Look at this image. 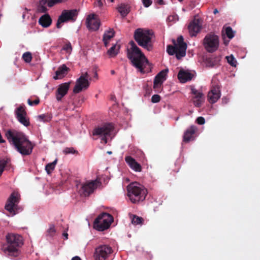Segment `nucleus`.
<instances>
[{
	"mask_svg": "<svg viewBox=\"0 0 260 260\" xmlns=\"http://www.w3.org/2000/svg\"><path fill=\"white\" fill-rule=\"evenodd\" d=\"M4 169L0 168V176L2 175L3 172H4Z\"/></svg>",
	"mask_w": 260,
	"mask_h": 260,
	"instance_id": "56",
	"label": "nucleus"
},
{
	"mask_svg": "<svg viewBox=\"0 0 260 260\" xmlns=\"http://www.w3.org/2000/svg\"><path fill=\"white\" fill-rule=\"evenodd\" d=\"M69 71V68L63 64L58 68L57 71L55 72V76L53 78L55 80L61 79L67 74Z\"/></svg>",
	"mask_w": 260,
	"mask_h": 260,
	"instance_id": "22",
	"label": "nucleus"
},
{
	"mask_svg": "<svg viewBox=\"0 0 260 260\" xmlns=\"http://www.w3.org/2000/svg\"><path fill=\"white\" fill-rule=\"evenodd\" d=\"M38 118L43 122H49L51 120L52 116L50 114H46L39 115Z\"/></svg>",
	"mask_w": 260,
	"mask_h": 260,
	"instance_id": "36",
	"label": "nucleus"
},
{
	"mask_svg": "<svg viewBox=\"0 0 260 260\" xmlns=\"http://www.w3.org/2000/svg\"><path fill=\"white\" fill-rule=\"evenodd\" d=\"M87 27L91 30H97L100 26V21L94 14L89 15L86 20Z\"/></svg>",
	"mask_w": 260,
	"mask_h": 260,
	"instance_id": "16",
	"label": "nucleus"
},
{
	"mask_svg": "<svg viewBox=\"0 0 260 260\" xmlns=\"http://www.w3.org/2000/svg\"><path fill=\"white\" fill-rule=\"evenodd\" d=\"M117 9L123 17H125L130 11L129 6L125 4H121L118 6Z\"/></svg>",
	"mask_w": 260,
	"mask_h": 260,
	"instance_id": "28",
	"label": "nucleus"
},
{
	"mask_svg": "<svg viewBox=\"0 0 260 260\" xmlns=\"http://www.w3.org/2000/svg\"><path fill=\"white\" fill-rule=\"evenodd\" d=\"M71 82L62 83L58 86L56 91V98L58 101L61 100L62 98L68 93Z\"/></svg>",
	"mask_w": 260,
	"mask_h": 260,
	"instance_id": "19",
	"label": "nucleus"
},
{
	"mask_svg": "<svg viewBox=\"0 0 260 260\" xmlns=\"http://www.w3.org/2000/svg\"><path fill=\"white\" fill-rule=\"evenodd\" d=\"M164 81L155 76L153 82V88L157 89L160 88Z\"/></svg>",
	"mask_w": 260,
	"mask_h": 260,
	"instance_id": "35",
	"label": "nucleus"
},
{
	"mask_svg": "<svg viewBox=\"0 0 260 260\" xmlns=\"http://www.w3.org/2000/svg\"><path fill=\"white\" fill-rule=\"evenodd\" d=\"M196 122L197 123L200 125L204 124L205 122V118L203 117H199L196 119Z\"/></svg>",
	"mask_w": 260,
	"mask_h": 260,
	"instance_id": "47",
	"label": "nucleus"
},
{
	"mask_svg": "<svg viewBox=\"0 0 260 260\" xmlns=\"http://www.w3.org/2000/svg\"><path fill=\"white\" fill-rule=\"evenodd\" d=\"M191 93L194 95L192 101L194 106L197 107H201L205 101L203 93L193 88H191Z\"/></svg>",
	"mask_w": 260,
	"mask_h": 260,
	"instance_id": "18",
	"label": "nucleus"
},
{
	"mask_svg": "<svg viewBox=\"0 0 260 260\" xmlns=\"http://www.w3.org/2000/svg\"><path fill=\"white\" fill-rule=\"evenodd\" d=\"M62 50L66 51L67 52L70 53L72 50V47L70 43L66 44L62 47Z\"/></svg>",
	"mask_w": 260,
	"mask_h": 260,
	"instance_id": "42",
	"label": "nucleus"
},
{
	"mask_svg": "<svg viewBox=\"0 0 260 260\" xmlns=\"http://www.w3.org/2000/svg\"><path fill=\"white\" fill-rule=\"evenodd\" d=\"M6 243L3 245L5 253L16 257L20 253V248L23 245V238L18 234L9 233L6 237Z\"/></svg>",
	"mask_w": 260,
	"mask_h": 260,
	"instance_id": "3",
	"label": "nucleus"
},
{
	"mask_svg": "<svg viewBox=\"0 0 260 260\" xmlns=\"http://www.w3.org/2000/svg\"><path fill=\"white\" fill-rule=\"evenodd\" d=\"M15 114L17 120L25 126L30 125L29 118L27 115L24 105H21L17 108L15 111Z\"/></svg>",
	"mask_w": 260,
	"mask_h": 260,
	"instance_id": "11",
	"label": "nucleus"
},
{
	"mask_svg": "<svg viewBox=\"0 0 260 260\" xmlns=\"http://www.w3.org/2000/svg\"><path fill=\"white\" fill-rule=\"evenodd\" d=\"M225 34L229 39H232L234 37L233 31L230 26L225 28Z\"/></svg>",
	"mask_w": 260,
	"mask_h": 260,
	"instance_id": "40",
	"label": "nucleus"
},
{
	"mask_svg": "<svg viewBox=\"0 0 260 260\" xmlns=\"http://www.w3.org/2000/svg\"><path fill=\"white\" fill-rule=\"evenodd\" d=\"M113 128L114 127L112 124L106 123L95 127L92 132V135L93 136H102L101 140L103 141L105 144H106L107 143L106 136L110 135Z\"/></svg>",
	"mask_w": 260,
	"mask_h": 260,
	"instance_id": "9",
	"label": "nucleus"
},
{
	"mask_svg": "<svg viewBox=\"0 0 260 260\" xmlns=\"http://www.w3.org/2000/svg\"><path fill=\"white\" fill-rule=\"evenodd\" d=\"M196 131V127L194 126H191L187 129L183 136V141L187 143L192 140Z\"/></svg>",
	"mask_w": 260,
	"mask_h": 260,
	"instance_id": "24",
	"label": "nucleus"
},
{
	"mask_svg": "<svg viewBox=\"0 0 260 260\" xmlns=\"http://www.w3.org/2000/svg\"><path fill=\"white\" fill-rule=\"evenodd\" d=\"M142 2L144 6L146 8L149 7L152 4V0H142Z\"/></svg>",
	"mask_w": 260,
	"mask_h": 260,
	"instance_id": "46",
	"label": "nucleus"
},
{
	"mask_svg": "<svg viewBox=\"0 0 260 260\" xmlns=\"http://www.w3.org/2000/svg\"><path fill=\"white\" fill-rule=\"evenodd\" d=\"M129 44L130 48L127 49V56L133 65L142 73L150 72L152 65L144 53L133 41H131Z\"/></svg>",
	"mask_w": 260,
	"mask_h": 260,
	"instance_id": "2",
	"label": "nucleus"
},
{
	"mask_svg": "<svg viewBox=\"0 0 260 260\" xmlns=\"http://www.w3.org/2000/svg\"><path fill=\"white\" fill-rule=\"evenodd\" d=\"M72 260H81V259L80 258V257H79L78 256H76L73 257L72 258Z\"/></svg>",
	"mask_w": 260,
	"mask_h": 260,
	"instance_id": "53",
	"label": "nucleus"
},
{
	"mask_svg": "<svg viewBox=\"0 0 260 260\" xmlns=\"http://www.w3.org/2000/svg\"><path fill=\"white\" fill-rule=\"evenodd\" d=\"M115 32L113 29H110L105 32L103 35V42L106 47H107L108 44L112 38L114 37Z\"/></svg>",
	"mask_w": 260,
	"mask_h": 260,
	"instance_id": "26",
	"label": "nucleus"
},
{
	"mask_svg": "<svg viewBox=\"0 0 260 260\" xmlns=\"http://www.w3.org/2000/svg\"><path fill=\"white\" fill-rule=\"evenodd\" d=\"M80 77H83L85 79H88L89 77V75L87 72H86L84 74H82Z\"/></svg>",
	"mask_w": 260,
	"mask_h": 260,
	"instance_id": "50",
	"label": "nucleus"
},
{
	"mask_svg": "<svg viewBox=\"0 0 260 260\" xmlns=\"http://www.w3.org/2000/svg\"><path fill=\"white\" fill-rule=\"evenodd\" d=\"M110 72L112 75H114L115 74V72L114 70H111Z\"/></svg>",
	"mask_w": 260,
	"mask_h": 260,
	"instance_id": "58",
	"label": "nucleus"
},
{
	"mask_svg": "<svg viewBox=\"0 0 260 260\" xmlns=\"http://www.w3.org/2000/svg\"><path fill=\"white\" fill-rule=\"evenodd\" d=\"M203 45L207 52L213 53L219 47V38L213 33L208 34L204 39Z\"/></svg>",
	"mask_w": 260,
	"mask_h": 260,
	"instance_id": "7",
	"label": "nucleus"
},
{
	"mask_svg": "<svg viewBox=\"0 0 260 260\" xmlns=\"http://www.w3.org/2000/svg\"><path fill=\"white\" fill-rule=\"evenodd\" d=\"M78 12L76 9L63 10L59 16L56 23V27L60 28L61 24L67 22H75L77 18Z\"/></svg>",
	"mask_w": 260,
	"mask_h": 260,
	"instance_id": "8",
	"label": "nucleus"
},
{
	"mask_svg": "<svg viewBox=\"0 0 260 260\" xmlns=\"http://www.w3.org/2000/svg\"><path fill=\"white\" fill-rule=\"evenodd\" d=\"M222 101H224V102H225V103H227V101H225V100H224V99H222Z\"/></svg>",
	"mask_w": 260,
	"mask_h": 260,
	"instance_id": "62",
	"label": "nucleus"
},
{
	"mask_svg": "<svg viewBox=\"0 0 260 260\" xmlns=\"http://www.w3.org/2000/svg\"><path fill=\"white\" fill-rule=\"evenodd\" d=\"M113 221V216L107 213H102L95 219L94 228L99 231H104L109 228Z\"/></svg>",
	"mask_w": 260,
	"mask_h": 260,
	"instance_id": "6",
	"label": "nucleus"
},
{
	"mask_svg": "<svg viewBox=\"0 0 260 260\" xmlns=\"http://www.w3.org/2000/svg\"><path fill=\"white\" fill-rule=\"evenodd\" d=\"M218 61L216 58L210 57L206 59V63L207 66L213 67L217 64Z\"/></svg>",
	"mask_w": 260,
	"mask_h": 260,
	"instance_id": "32",
	"label": "nucleus"
},
{
	"mask_svg": "<svg viewBox=\"0 0 260 260\" xmlns=\"http://www.w3.org/2000/svg\"><path fill=\"white\" fill-rule=\"evenodd\" d=\"M120 49V45L117 44L113 45V46L108 50L107 54L110 57H115L118 53Z\"/></svg>",
	"mask_w": 260,
	"mask_h": 260,
	"instance_id": "29",
	"label": "nucleus"
},
{
	"mask_svg": "<svg viewBox=\"0 0 260 260\" xmlns=\"http://www.w3.org/2000/svg\"><path fill=\"white\" fill-rule=\"evenodd\" d=\"M56 232V231L54 225L53 224H50L49 229L47 231L46 236L53 237L55 235Z\"/></svg>",
	"mask_w": 260,
	"mask_h": 260,
	"instance_id": "33",
	"label": "nucleus"
},
{
	"mask_svg": "<svg viewBox=\"0 0 260 260\" xmlns=\"http://www.w3.org/2000/svg\"><path fill=\"white\" fill-rule=\"evenodd\" d=\"M38 22L42 26L46 28L51 24L52 19L49 14H45L39 18Z\"/></svg>",
	"mask_w": 260,
	"mask_h": 260,
	"instance_id": "25",
	"label": "nucleus"
},
{
	"mask_svg": "<svg viewBox=\"0 0 260 260\" xmlns=\"http://www.w3.org/2000/svg\"><path fill=\"white\" fill-rule=\"evenodd\" d=\"M90 82L87 79L80 77L77 79L76 84L73 88L74 93H78L82 90H86L89 86Z\"/></svg>",
	"mask_w": 260,
	"mask_h": 260,
	"instance_id": "14",
	"label": "nucleus"
},
{
	"mask_svg": "<svg viewBox=\"0 0 260 260\" xmlns=\"http://www.w3.org/2000/svg\"><path fill=\"white\" fill-rule=\"evenodd\" d=\"M40 103V100L39 99H37L34 101H31L30 99H28L27 100V103L30 106H35L39 104Z\"/></svg>",
	"mask_w": 260,
	"mask_h": 260,
	"instance_id": "45",
	"label": "nucleus"
},
{
	"mask_svg": "<svg viewBox=\"0 0 260 260\" xmlns=\"http://www.w3.org/2000/svg\"><path fill=\"white\" fill-rule=\"evenodd\" d=\"M93 77L95 78L96 79H98V75L96 71L94 73Z\"/></svg>",
	"mask_w": 260,
	"mask_h": 260,
	"instance_id": "54",
	"label": "nucleus"
},
{
	"mask_svg": "<svg viewBox=\"0 0 260 260\" xmlns=\"http://www.w3.org/2000/svg\"><path fill=\"white\" fill-rule=\"evenodd\" d=\"M8 162V160L2 159L0 160V168L5 169L6 166Z\"/></svg>",
	"mask_w": 260,
	"mask_h": 260,
	"instance_id": "48",
	"label": "nucleus"
},
{
	"mask_svg": "<svg viewBox=\"0 0 260 260\" xmlns=\"http://www.w3.org/2000/svg\"><path fill=\"white\" fill-rule=\"evenodd\" d=\"M5 136L9 142L22 155H27L32 152L33 146L23 133L9 129L6 131Z\"/></svg>",
	"mask_w": 260,
	"mask_h": 260,
	"instance_id": "1",
	"label": "nucleus"
},
{
	"mask_svg": "<svg viewBox=\"0 0 260 260\" xmlns=\"http://www.w3.org/2000/svg\"><path fill=\"white\" fill-rule=\"evenodd\" d=\"M107 153L109 154H111L112 153V152L111 151H108Z\"/></svg>",
	"mask_w": 260,
	"mask_h": 260,
	"instance_id": "61",
	"label": "nucleus"
},
{
	"mask_svg": "<svg viewBox=\"0 0 260 260\" xmlns=\"http://www.w3.org/2000/svg\"><path fill=\"white\" fill-rule=\"evenodd\" d=\"M144 219L141 217H139L137 215H134L132 219V223L134 225H138L142 223Z\"/></svg>",
	"mask_w": 260,
	"mask_h": 260,
	"instance_id": "34",
	"label": "nucleus"
},
{
	"mask_svg": "<svg viewBox=\"0 0 260 260\" xmlns=\"http://www.w3.org/2000/svg\"><path fill=\"white\" fill-rule=\"evenodd\" d=\"M173 43L174 44V46L171 45L167 46V52L170 55H173L175 54L176 56L179 50L176 45V41L175 40H173Z\"/></svg>",
	"mask_w": 260,
	"mask_h": 260,
	"instance_id": "30",
	"label": "nucleus"
},
{
	"mask_svg": "<svg viewBox=\"0 0 260 260\" xmlns=\"http://www.w3.org/2000/svg\"><path fill=\"white\" fill-rule=\"evenodd\" d=\"M25 16V12H24L23 13V15H22V18H23V19H24Z\"/></svg>",
	"mask_w": 260,
	"mask_h": 260,
	"instance_id": "59",
	"label": "nucleus"
},
{
	"mask_svg": "<svg viewBox=\"0 0 260 260\" xmlns=\"http://www.w3.org/2000/svg\"><path fill=\"white\" fill-rule=\"evenodd\" d=\"M22 58L26 62H30L32 59V55L31 53L29 52H25L22 55Z\"/></svg>",
	"mask_w": 260,
	"mask_h": 260,
	"instance_id": "39",
	"label": "nucleus"
},
{
	"mask_svg": "<svg viewBox=\"0 0 260 260\" xmlns=\"http://www.w3.org/2000/svg\"><path fill=\"white\" fill-rule=\"evenodd\" d=\"M100 184V182L98 180L87 182L82 186L81 189L79 190V192L82 196H88L93 192L94 190L96 189Z\"/></svg>",
	"mask_w": 260,
	"mask_h": 260,
	"instance_id": "13",
	"label": "nucleus"
},
{
	"mask_svg": "<svg viewBox=\"0 0 260 260\" xmlns=\"http://www.w3.org/2000/svg\"><path fill=\"white\" fill-rule=\"evenodd\" d=\"M63 0H47V5L51 8L57 4L62 3Z\"/></svg>",
	"mask_w": 260,
	"mask_h": 260,
	"instance_id": "41",
	"label": "nucleus"
},
{
	"mask_svg": "<svg viewBox=\"0 0 260 260\" xmlns=\"http://www.w3.org/2000/svg\"><path fill=\"white\" fill-rule=\"evenodd\" d=\"M228 62L232 67H236L237 61L233 55L226 57Z\"/></svg>",
	"mask_w": 260,
	"mask_h": 260,
	"instance_id": "38",
	"label": "nucleus"
},
{
	"mask_svg": "<svg viewBox=\"0 0 260 260\" xmlns=\"http://www.w3.org/2000/svg\"><path fill=\"white\" fill-rule=\"evenodd\" d=\"M180 2H182L183 0H178Z\"/></svg>",
	"mask_w": 260,
	"mask_h": 260,
	"instance_id": "64",
	"label": "nucleus"
},
{
	"mask_svg": "<svg viewBox=\"0 0 260 260\" xmlns=\"http://www.w3.org/2000/svg\"><path fill=\"white\" fill-rule=\"evenodd\" d=\"M47 3V0H40L37 5L36 12L39 13H46L47 11V9L46 7Z\"/></svg>",
	"mask_w": 260,
	"mask_h": 260,
	"instance_id": "27",
	"label": "nucleus"
},
{
	"mask_svg": "<svg viewBox=\"0 0 260 260\" xmlns=\"http://www.w3.org/2000/svg\"><path fill=\"white\" fill-rule=\"evenodd\" d=\"M176 45L178 47V53L176 58L178 59H181L186 55V50L187 49V44L184 42V39L182 36L178 37Z\"/></svg>",
	"mask_w": 260,
	"mask_h": 260,
	"instance_id": "17",
	"label": "nucleus"
},
{
	"mask_svg": "<svg viewBox=\"0 0 260 260\" xmlns=\"http://www.w3.org/2000/svg\"><path fill=\"white\" fill-rule=\"evenodd\" d=\"M222 101H224V102H225V103H227V101H225V100H224V99H222Z\"/></svg>",
	"mask_w": 260,
	"mask_h": 260,
	"instance_id": "63",
	"label": "nucleus"
},
{
	"mask_svg": "<svg viewBox=\"0 0 260 260\" xmlns=\"http://www.w3.org/2000/svg\"><path fill=\"white\" fill-rule=\"evenodd\" d=\"M188 29L189 35L191 36H196L201 29V26L199 23V20L195 19L191 21L188 26Z\"/></svg>",
	"mask_w": 260,
	"mask_h": 260,
	"instance_id": "21",
	"label": "nucleus"
},
{
	"mask_svg": "<svg viewBox=\"0 0 260 260\" xmlns=\"http://www.w3.org/2000/svg\"><path fill=\"white\" fill-rule=\"evenodd\" d=\"M57 163V159L51 163L48 164L45 167V170L48 174H50L51 172L54 169L56 164Z\"/></svg>",
	"mask_w": 260,
	"mask_h": 260,
	"instance_id": "31",
	"label": "nucleus"
},
{
	"mask_svg": "<svg viewBox=\"0 0 260 260\" xmlns=\"http://www.w3.org/2000/svg\"><path fill=\"white\" fill-rule=\"evenodd\" d=\"M63 152L66 154H74L77 151L74 149L73 148H66L63 150Z\"/></svg>",
	"mask_w": 260,
	"mask_h": 260,
	"instance_id": "43",
	"label": "nucleus"
},
{
	"mask_svg": "<svg viewBox=\"0 0 260 260\" xmlns=\"http://www.w3.org/2000/svg\"><path fill=\"white\" fill-rule=\"evenodd\" d=\"M20 195L17 192H12L8 199L5 205V209L10 213L15 214V209L16 208L18 203L19 202Z\"/></svg>",
	"mask_w": 260,
	"mask_h": 260,
	"instance_id": "12",
	"label": "nucleus"
},
{
	"mask_svg": "<svg viewBox=\"0 0 260 260\" xmlns=\"http://www.w3.org/2000/svg\"><path fill=\"white\" fill-rule=\"evenodd\" d=\"M62 236L64 237L65 239H68V234L67 232H64L62 234Z\"/></svg>",
	"mask_w": 260,
	"mask_h": 260,
	"instance_id": "52",
	"label": "nucleus"
},
{
	"mask_svg": "<svg viewBox=\"0 0 260 260\" xmlns=\"http://www.w3.org/2000/svg\"><path fill=\"white\" fill-rule=\"evenodd\" d=\"M221 96L220 87L218 85H213L208 94V100L211 104L215 103Z\"/></svg>",
	"mask_w": 260,
	"mask_h": 260,
	"instance_id": "15",
	"label": "nucleus"
},
{
	"mask_svg": "<svg viewBox=\"0 0 260 260\" xmlns=\"http://www.w3.org/2000/svg\"><path fill=\"white\" fill-rule=\"evenodd\" d=\"M157 2L158 4H159L160 5H164L165 4V3L163 0H157Z\"/></svg>",
	"mask_w": 260,
	"mask_h": 260,
	"instance_id": "51",
	"label": "nucleus"
},
{
	"mask_svg": "<svg viewBox=\"0 0 260 260\" xmlns=\"http://www.w3.org/2000/svg\"><path fill=\"white\" fill-rule=\"evenodd\" d=\"M95 5L97 6L101 7L103 6V3H102L101 0H96V2H95Z\"/></svg>",
	"mask_w": 260,
	"mask_h": 260,
	"instance_id": "49",
	"label": "nucleus"
},
{
	"mask_svg": "<svg viewBox=\"0 0 260 260\" xmlns=\"http://www.w3.org/2000/svg\"><path fill=\"white\" fill-rule=\"evenodd\" d=\"M192 78V75L190 73L183 70H181L178 74V78L182 83H185L188 81H190Z\"/></svg>",
	"mask_w": 260,
	"mask_h": 260,
	"instance_id": "23",
	"label": "nucleus"
},
{
	"mask_svg": "<svg viewBox=\"0 0 260 260\" xmlns=\"http://www.w3.org/2000/svg\"><path fill=\"white\" fill-rule=\"evenodd\" d=\"M127 196L133 203L144 200L147 194L146 189L137 182L129 184L127 187Z\"/></svg>",
	"mask_w": 260,
	"mask_h": 260,
	"instance_id": "5",
	"label": "nucleus"
},
{
	"mask_svg": "<svg viewBox=\"0 0 260 260\" xmlns=\"http://www.w3.org/2000/svg\"><path fill=\"white\" fill-rule=\"evenodd\" d=\"M160 100V96L158 94H154L151 98V102L153 103H157Z\"/></svg>",
	"mask_w": 260,
	"mask_h": 260,
	"instance_id": "44",
	"label": "nucleus"
},
{
	"mask_svg": "<svg viewBox=\"0 0 260 260\" xmlns=\"http://www.w3.org/2000/svg\"><path fill=\"white\" fill-rule=\"evenodd\" d=\"M24 10L26 12H28V10L27 8H25Z\"/></svg>",
	"mask_w": 260,
	"mask_h": 260,
	"instance_id": "60",
	"label": "nucleus"
},
{
	"mask_svg": "<svg viewBox=\"0 0 260 260\" xmlns=\"http://www.w3.org/2000/svg\"><path fill=\"white\" fill-rule=\"evenodd\" d=\"M218 13V10H217V9H215L214 10V11H213V13H214V14H217V13Z\"/></svg>",
	"mask_w": 260,
	"mask_h": 260,
	"instance_id": "57",
	"label": "nucleus"
},
{
	"mask_svg": "<svg viewBox=\"0 0 260 260\" xmlns=\"http://www.w3.org/2000/svg\"><path fill=\"white\" fill-rule=\"evenodd\" d=\"M152 34L151 30L139 28L135 30L134 37L139 46L150 51L153 49L151 37Z\"/></svg>",
	"mask_w": 260,
	"mask_h": 260,
	"instance_id": "4",
	"label": "nucleus"
},
{
	"mask_svg": "<svg viewBox=\"0 0 260 260\" xmlns=\"http://www.w3.org/2000/svg\"><path fill=\"white\" fill-rule=\"evenodd\" d=\"M4 169L0 168V176L2 175L3 172H4Z\"/></svg>",
	"mask_w": 260,
	"mask_h": 260,
	"instance_id": "55",
	"label": "nucleus"
},
{
	"mask_svg": "<svg viewBox=\"0 0 260 260\" xmlns=\"http://www.w3.org/2000/svg\"><path fill=\"white\" fill-rule=\"evenodd\" d=\"M169 70L168 69H165L160 71L156 77L164 81L166 80V76L167 75Z\"/></svg>",
	"mask_w": 260,
	"mask_h": 260,
	"instance_id": "37",
	"label": "nucleus"
},
{
	"mask_svg": "<svg viewBox=\"0 0 260 260\" xmlns=\"http://www.w3.org/2000/svg\"><path fill=\"white\" fill-rule=\"evenodd\" d=\"M125 161L128 166L135 172H140L142 171L141 165L131 156L125 157Z\"/></svg>",
	"mask_w": 260,
	"mask_h": 260,
	"instance_id": "20",
	"label": "nucleus"
},
{
	"mask_svg": "<svg viewBox=\"0 0 260 260\" xmlns=\"http://www.w3.org/2000/svg\"><path fill=\"white\" fill-rule=\"evenodd\" d=\"M113 252L112 248L107 245H102L95 249L94 257L95 260H106Z\"/></svg>",
	"mask_w": 260,
	"mask_h": 260,
	"instance_id": "10",
	"label": "nucleus"
}]
</instances>
